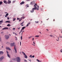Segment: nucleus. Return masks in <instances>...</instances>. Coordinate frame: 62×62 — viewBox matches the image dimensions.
Returning <instances> with one entry per match:
<instances>
[{
	"label": "nucleus",
	"mask_w": 62,
	"mask_h": 62,
	"mask_svg": "<svg viewBox=\"0 0 62 62\" xmlns=\"http://www.w3.org/2000/svg\"><path fill=\"white\" fill-rule=\"evenodd\" d=\"M37 4L36 3H35V5H34V7L35 8H32V10L31 11V13H33L34 12V10H36V9L37 10H39V6L38 5H37Z\"/></svg>",
	"instance_id": "obj_1"
},
{
	"label": "nucleus",
	"mask_w": 62,
	"mask_h": 62,
	"mask_svg": "<svg viewBox=\"0 0 62 62\" xmlns=\"http://www.w3.org/2000/svg\"><path fill=\"white\" fill-rule=\"evenodd\" d=\"M16 60L17 62H21V58L20 57H18L16 58Z\"/></svg>",
	"instance_id": "obj_2"
},
{
	"label": "nucleus",
	"mask_w": 62,
	"mask_h": 62,
	"mask_svg": "<svg viewBox=\"0 0 62 62\" xmlns=\"http://www.w3.org/2000/svg\"><path fill=\"white\" fill-rule=\"evenodd\" d=\"M5 37L6 39H9V36L8 35H5Z\"/></svg>",
	"instance_id": "obj_3"
},
{
	"label": "nucleus",
	"mask_w": 62,
	"mask_h": 62,
	"mask_svg": "<svg viewBox=\"0 0 62 62\" xmlns=\"http://www.w3.org/2000/svg\"><path fill=\"white\" fill-rule=\"evenodd\" d=\"M23 54V55L25 56L24 57L25 58H27V56L23 52H22Z\"/></svg>",
	"instance_id": "obj_4"
},
{
	"label": "nucleus",
	"mask_w": 62,
	"mask_h": 62,
	"mask_svg": "<svg viewBox=\"0 0 62 62\" xmlns=\"http://www.w3.org/2000/svg\"><path fill=\"white\" fill-rule=\"evenodd\" d=\"M4 56H2L1 57H0V61L1 62L2 60H3V59H4Z\"/></svg>",
	"instance_id": "obj_5"
},
{
	"label": "nucleus",
	"mask_w": 62,
	"mask_h": 62,
	"mask_svg": "<svg viewBox=\"0 0 62 62\" xmlns=\"http://www.w3.org/2000/svg\"><path fill=\"white\" fill-rule=\"evenodd\" d=\"M15 44V43L13 42V43H11L10 45L12 47L13 46H14V45Z\"/></svg>",
	"instance_id": "obj_6"
},
{
	"label": "nucleus",
	"mask_w": 62,
	"mask_h": 62,
	"mask_svg": "<svg viewBox=\"0 0 62 62\" xmlns=\"http://www.w3.org/2000/svg\"><path fill=\"white\" fill-rule=\"evenodd\" d=\"M14 49L15 50V51L16 54L17 53V50L16 49V48L15 46H14Z\"/></svg>",
	"instance_id": "obj_7"
},
{
	"label": "nucleus",
	"mask_w": 62,
	"mask_h": 62,
	"mask_svg": "<svg viewBox=\"0 0 62 62\" xmlns=\"http://www.w3.org/2000/svg\"><path fill=\"white\" fill-rule=\"evenodd\" d=\"M6 49L7 50H9L10 51L11 50V49H10L9 47H6Z\"/></svg>",
	"instance_id": "obj_8"
},
{
	"label": "nucleus",
	"mask_w": 62,
	"mask_h": 62,
	"mask_svg": "<svg viewBox=\"0 0 62 62\" xmlns=\"http://www.w3.org/2000/svg\"><path fill=\"white\" fill-rule=\"evenodd\" d=\"M3 2L4 3H5V4H8V2L6 0H4L3 1Z\"/></svg>",
	"instance_id": "obj_9"
},
{
	"label": "nucleus",
	"mask_w": 62,
	"mask_h": 62,
	"mask_svg": "<svg viewBox=\"0 0 62 62\" xmlns=\"http://www.w3.org/2000/svg\"><path fill=\"white\" fill-rule=\"evenodd\" d=\"M8 29V27H5V28H4L2 29V30H5V29Z\"/></svg>",
	"instance_id": "obj_10"
},
{
	"label": "nucleus",
	"mask_w": 62,
	"mask_h": 62,
	"mask_svg": "<svg viewBox=\"0 0 62 62\" xmlns=\"http://www.w3.org/2000/svg\"><path fill=\"white\" fill-rule=\"evenodd\" d=\"M3 23V21L2 20L0 21V25L2 24V23Z\"/></svg>",
	"instance_id": "obj_11"
},
{
	"label": "nucleus",
	"mask_w": 62,
	"mask_h": 62,
	"mask_svg": "<svg viewBox=\"0 0 62 62\" xmlns=\"http://www.w3.org/2000/svg\"><path fill=\"white\" fill-rule=\"evenodd\" d=\"M8 4H10V3H11V1H10V0H8Z\"/></svg>",
	"instance_id": "obj_12"
},
{
	"label": "nucleus",
	"mask_w": 62,
	"mask_h": 62,
	"mask_svg": "<svg viewBox=\"0 0 62 62\" xmlns=\"http://www.w3.org/2000/svg\"><path fill=\"white\" fill-rule=\"evenodd\" d=\"M3 51H0V55L1 54H3Z\"/></svg>",
	"instance_id": "obj_13"
},
{
	"label": "nucleus",
	"mask_w": 62,
	"mask_h": 62,
	"mask_svg": "<svg viewBox=\"0 0 62 62\" xmlns=\"http://www.w3.org/2000/svg\"><path fill=\"white\" fill-rule=\"evenodd\" d=\"M24 4V1H23L20 3V4L21 5H23V4Z\"/></svg>",
	"instance_id": "obj_14"
},
{
	"label": "nucleus",
	"mask_w": 62,
	"mask_h": 62,
	"mask_svg": "<svg viewBox=\"0 0 62 62\" xmlns=\"http://www.w3.org/2000/svg\"><path fill=\"white\" fill-rule=\"evenodd\" d=\"M7 56L9 57V58H10V55L8 54H7Z\"/></svg>",
	"instance_id": "obj_15"
},
{
	"label": "nucleus",
	"mask_w": 62,
	"mask_h": 62,
	"mask_svg": "<svg viewBox=\"0 0 62 62\" xmlns=\"http://www.w3.org/2000/svg\"><path fill=\"white\" fill-rule=\"evenodd\" d=\"M8 15V13H7L5 16V17H7Z\"/></svg>",
	"instance_id": "obj_16"
},
{
	"label": "nucleus",
	"mask_w": 62,
	"mask_h": 62,
	"mask_svg": "<svg viewBox=\"0 0 62 62\" xmlns=\"http://www.w3.org/2000/svg\"><path fill=\"white\" fill-rule=\"evenodd\" d=\"M13 60H14L16 61V58H13L12 59Z\"/></svg>",
	"instance_id": "obj_17"
},
{
	"label": "nucleus",
	"mask_w": 62,
	"mask_h": 62,
	"mask_svg": "<svg viewBox=\"0 0 62 62\" xmlns=\"http://www.w3.org/2000/svg\"><path fill=\"white\" fill-rule=\"evenodd\" d=\"M5 23H10V21H7L5 22Z\"/></svg>",
	"instance_id": "obj_18"
},
{
	"label": "nucleus",
	"mask_w": 62,
	"mask_h": 62,
	"mask_svg": "<svg viewBox=\"0 0 62 62\" xmlns=\"http://www.w3.org/2000/svg\"><path fill=\"white\" fill-rule=\"evenodd\" d=\"M25 27H23L22 28V30H23V29H24L25 28Z\"/></svg>",
	"instance_id": "obj_19"
},
{
	"label": "nucleus",
	"mask_w": 62,
	"mask_h": 62,
	"mask_svg": "<svg viewBox=\"0 0 62 62\" xmlns=\"http://www.w3.org/2000/svg\"><path fill=\"white\" fill-rule=\"evenodd\" d=\"M35 1H33L32 2H31V3H32V4H35Z\"/></svg>",
	"instance_id": "obj_20"
},
{
	"label": "nucleus",
	"mask_w": 62,
	"mask_h": 62,
	"mask_svg": "<svg viewBox=\"0 0 62 62\" xmlns=\"http://www.w3.org/2000/svg\"><path fill=\"white\" fill-rule=\"evenodd\" d=\"M49 36L51 37H54V36L53 35H49Z\"/></svg>",
	"instance_id": "obj_21"
},
{
	"label": "nucleus",
	"mask_w": 62,
	"mask_h": 62,
	"mask_svg": "<svg viewBox=\"0 0 62 62\" xmlns=\"http://www.w3.org/2000/svg\"><path fill=\"white\" fill-rule=\"evenodd\" d=\"M15 20H16V18H13V21H15Z\"/></svg>",
	"instance_id": "obj_22"
},
{
	"label": "nucleus",
	"mask_w": 62,
	"mask_h": 62,
	"mask_svg": "<svg viewBox=\"0 0 62 62\" xmlns=\"http://www.w3.org/2000/svg\"><path fill=\"white\" fill-rule=\"evenodd\" d=\"M2 3H3L2 1H0V5H1L2 4Z\"/></svg>",
	"instance_id": "obj_23"
},
{
	"label": "nucleus",
	"mask_w": 62,
	"mask_h": 62,
	"mask_svg": "<svg viewBox=\"0 0 62 62\" xmlns=\"http://www.w3.org/2000/svg\"><path fill=\"white\" fill-rule=\"evenodd\" d=\"M7 26H9V27L10 26H11V25H10V24H8V25H7Z\"/></svg>",
	"instance_id": "obj_24"
},
{
	"label": "nucleus",
	"mask_w": 62,
	"mask_h": 62,
	"mask_svg": "<svg viewBox=\"0 0 62 62\" xmlns=\"http://www.w3.org/2000/svg\"><path fill=\"white\" fill-rule=\"evenodd\" d=\"M23 23H24V21H23L22 23L20 24V25H22V24H23Z\"/></svg>",
	"instance_id": "obj_25"
},
{
	"label": "nucleus",
	"mask_w": 62,
	"mask_h": 62,
	"mask_svg": "<svg viewBox=\"0 0 62 62\" xmlns=\"http://www.w3.org/2000/svg\"><path fill=\"white\" fill-rule=\"evenodd\" d=\"M35 37H39V35H36L35 36Z\"/></svg>",
	"instance_id": "obj_26"
},
{
	"label": "nucleus",
	"mask_w": 62,
	"mask_h": 62,
	"mask_svg": "<svg viewBox=\"0 0 62 62\" xmlns=\"http://www.w3.org/2000/svg\"><path fill=\"white\" fill-rule=\"evenodd\" d=\"M35 57L34 55H33L31 57V58H34Z\"/></svg>",
	"instance_id": "obj_27"
},
{
	"label": "nucleus",
	"mask_w": 62,
	"mask_h": 62,
	"mask_svg": "<svg viewBox=\"0 0 62 62\" xmlns=\"http://www.w3.org/2000/svg\"><path fill=\"white\" fill-rule=\"evenodd\" d=\"M37 61L38 62H40V61H39V60L38 59H37Z\"/></svg>",
	"instance_id": "obj_28"
},
{
	"label": "nucleus",
	"mask_w": 62,
	"mask_h": 62,
	"mask_svg": "<svg viewBox=\"0 0 62 62\" xmlns=\"http://www.w3.org/2000/svg\"><path fill=\"white\" fill-rule=\"evenodd\" d=\"M39 21H37V22L35 21V23H39Z\"/></svg>",
	"instance_id": "obj_29"
},
{
	"label": "nucleus",
	"mask_w": 62,
	"mask_h": 62,
	"mask_svg": "<svg viewBox=\"0 0 62 62\" xmlns=\"http://www.w3.org/2000/svg\"><path fill=\"white\" fill-rule=\"evenodd\" d=\"M20 39H21V40H22V36L21 37Z\"/></svg>",
	"instance_id": "obj_30"
},
{
	"label": "nucleus",
	"mask_w": 62,
	"mask_h": 62,
	"mask_svg": "<svg viewBox=\"0 0 62 62\" xmlns=\"http://www.w3.org/2000/svg\"><path fill=\"white\" fill-rule=\"evenodd\" d=\"M4 33V32L3 31H2L0 33L1 34H3Z\"/></svg>",
	"instance_id": "obj_31"
},
{
	"label": "nucleus",
	"mask_w": 62,
	"mask_h": 62,
	"mask_svg": "<svg viewBox=\"0 0 62 62\" xmlns=\"http://www.w3.org/2000/svg\"><path fill=\"white\" fill-rule=\"evenodd\" d=\"M26 7H28V8L29 7V5H26Z\"/></svg>",
	"instance_id": "obj_32"
},
{
	"label": "nucleus",
	"mask_w": 62,
	"mask_h": 62,
	"mask_svg": "<svg viewBox=\"0 0 62 62\" xmlns=\"http://www.w3.org/2000/svg\"><path fill=\"white\" fill-rule=\"evenodd\" d=\"M32 36H31L29 38V39H30V38H32Z\"/></svg>",
	"instance_id": "obj_33"
},
{
	"label": "nucleus",
	"mask_w": 62,
	"mask_h": 62,
	"mask_svg": "<svg viewBox=\"0 0 62 62\" xmlns=\"http://www.w3.org/2000/svg\"><path fill=\"white\" fill-rule=\"evenodd\" d=\"M6 52H7V54H9V53H8V51H7Z\"/></svg>",
	"instance_id": "obj_34"
},
{
	"label": "nucleus",
	"mask_w": 62,
	"mask_h": 62,
	"mask_svg": "<svg viewBox=\"0 0 62 62\" xmlns=\"http://www.w3.org/2000/svg\"><path fill=\"white\" fill-rule=\"evenodd\" d=\"M19 19H20L19 18H17V20H19Z\"/></svg>",
	"instance_id": "obj_35"
},
{
	"label": "nucleus",
	"mask_w": 62,
	"mask_h": 62,
	"mask_svg": "<svg viewBox=\"0 0 62 62\" xmlns=\"http://www.w3.org/2000/svg\"><path fill=\"white\" fill-rule=\"evenodd\" d=\"M60 51H61V53H62V49H61V50Z\"/></svg>",
	"instance_id": "obj_36"
},
{
	"label": "nucleus",
	"mask_w": 62,
	"mask_h": 62,
	"mask_svg": "<svg viewBox=\"0 0 62 62\" xmlns=\"http://www.w3.org/2000/svg\"><path fill=\"white\" fill-rule=\"evenodd\" d=\"M22 19H23V17H21L20 18L21 20H22Z\"/></svg>",
	"instance_id": "obj_37"
},
{
	"label": "nucleus",
	"mask_w": 62,
	"mask_h": 62,
	"mask_svg": "<svg viewBox=\"0 0 62 62\" xmlns=\"http://www.w3.org/2000/svg\"><path fill=\"white\" fill-rule=\"evenodd\" d=\"M20 45L21 46V42H20Z\"/></svg>",
	"instance_id": "obj_38"
},
{
	"label": "nucleus",
	"mask_w": 62,
	"mask_h": 62,
	"mask_svg": "<svg viewBox=\"0 0 62 62\" xmlns=\"http://www.w3.org/2000/svg\"><path fill=\"white\" fill-rule=\"evenodd\" d=\"M28 25H29V24H27V25L26 26V27H27V26H28Z\"/></svg>",
	"instance_id": "obj_39"
},
{
	"label": "nucleus",
	"mask_w": 62,
	"mask_h": 62,
	"mask_svg": "<svg viewBox=\"0 0 62 62\" xmlns=\"http://www.w3.org/2000/svg\"><path fill=\"white\" fill-rule=\"evenodd\" d=\"M27 1H30V0H26Z\"/></svg>",
	"instance_id": "obj_40"
},
{
	"label": "nucleus",
	"mask_w": 62,
	"mask_h": 62,
	"mask_svg": "<svg viewBox=\"0 0 62 62\" xmlns=\"http://www.w3.org/2000/svg\"><path fill=\"white\" fill-rule=\"evenodd\" d=\"M34 38H33V39H32V41L34 40Z\"/></svg>",
	"instance_id": "obj_41"
},
{
	"label": "nucleus",
	"mask_w": 62,
	"mask_h": 62,
	"mask_svg": "<svg viewBox=\"0 0 62 62\" xmlns=\"http://www.w3.org/2000/svg\"><path fill=\"white\" fill-rule=\"evenodd\" d=\"M32 55H30V56H29V57H32Z\"/></svg>",
	"instance_id": "obj_42"
},
{
	"label": "nucleus",
	"mask_w": 62,
	"mask_h": 62,
	"mask_svg": "<svg viewBox=\"0 0 62 62\" xmlns=\"http://www.w3.org/2000/svg\"><path fill=\"white\" fill-rule=\"evenodd\" d=\"M16 2V0H14V1H13V3H14V2Z\"/></svg>",
	"instance_id": "obj_43"
},
{
	"label": "nucleus",
	"mask_w": 62,
	"mask_h": 62,
	"mask_svg": "<svg viewBox=\"0 0 62 62\" xmlns=\"http://www.w3.org/2000/svg\"><path fill=\"white\" fill-rule=\"evenodd\" d=\"M31 23L30 22V23H28V24H30Z\"/></svg>",
	"instance_id": "obj_44"
},
{
	"label": "nucleus",
	"mask_w": 62,
	"mask_h": 62,
	"mask_svg": "<svg viewBox=\"0 0 62 62\" xmlns=\"http://www.w3.org/2000/svg\"><path fill=\"white\" fill-rule=\"evenodd\" d=\"M24 61H25V62H27V61H26V60H24Z\"/></svg>",
	"instance_id": "obj_45"
},
{
	"label": "nucleus",
	"mask_w": 62,
	"mask_h": 62,
	"mask_svg": "<svg viewBox=\"0 0 62 62\" xmlns=\"http://www.w3.org/2000/svg\"><path fill=\"white\" fill-rule=\"evenodd\" d=\"M7 19H8V20H9V17Z\"/></svg>",
	"instance_id": "obj_46"
},
{
	"label": "nucleus",
	"mask_w": 62,
	"mask_h": 62,
	"mask_svg": "<svg viewBox=\"0 0 62 62\" xmlns=\"http://www.w3.org/2000/svg\"><path fill=\"white\" fill-rule=\"evenodd\" d=\"M23 19H24V17H22Z\"/></svg>",
	"instance_id": "obj_47"
},
{
	"label": "nucleus",
	"mask_w": 62,
	"mask_h": 62,
	"mask_svg": "<svg viewBox=\"0 0 62 62\" xmlns=\"http://www.w3.org/2000/svg\"><path fill=\"white\" fill-rule=\"evenodd\" d=\"M23 32H24V31H23V32H22V34H23Z\"/></svg>",
	"instance_id": "obj_48"
},
{
	"label": "nucleus",
	"mask_w": 62,
	"mask_h": 62,
	"mask_svg": "<svg viewBox=\"0 0 62 62\" xmlns=\"http://www.w3.org/2000/svg\"><path fill=\"white\" fill-rule=\"evenodd\" d=\"M29 61H30V62H31V60H29Z\"/></svg>",
	"instance_id": "obj_49"
},
{
	"label": "nucleus",
	"mask_w": 62,
	"mask_h": 62,
	"mask_svg": "<svg viewBox=\"0 0 62 62\" xmlns=\"http://www.w3.org/2000/svg\"><path fill=\"white\" fill-rule=\"evenodd\" d=\"M33 43L34 44H35V42L34 41L33 42Z\"/></svg>",
	"instance_id": "obj_50"
},
{
	"label": "nucleus",
	"mask_w": 62,
	"mask_h": 62,
	"mask_svg": "<svg viewBox=\"0 0 62 62\" xmlns=\"http://www.w3.org/2000/svg\"><path fill=\"white\" fill-rule=\"evenodd\" d=\"M56 40H57V41H59V40H57V39H56Z\"/></svg>",
	"instance_id": "obj_51"
},
{
	"label": "nucleus",
	"mask_w": 62,
	"mask_h": 62,
	"mask_svg": "<svg viewBox=\"0 0 62 62\" xmlns=\"http://www.w3.org/2000/svg\"><path fill=\"white\" fill-rule=\"evenodd\" d=\"M13 29H14V30H15V28H13Z\"/></svg>",
	"instance_id": "obj_52"
},
{
	"label": "nucleus",
	"mask_w": 62,
	"mask_h": 62,
	"mask_svg": "<svg viewBox=\"0 0 62 62\" xmlns=\"http://www.w3.org/2000/svg\"><path fill=\"white\" fill-rule=\"evenodd\" d=\"M39 33H40L41 34V32H39Z\"/></svg>",
	"instance_id": "obj_53"
},
{
	"label": "nucleus",
	"mask_w": 62,
	"mask_h": 62,
	"mask_svg": "<svg viewBox=\"0 0 62 62\" xmlns=\"http://www.w3.org/2000/svg\"><path fill=\"white\" fill-rule=\"evenodd\" d=\"M0 41H1V39L0 38Z\"/></svg>",
	"instance_id": "obj_54"
},
{
	"label": "nucleus",
	"mask_w": 62,
	"mask_h": 62,
	"mask_svg": "<svg viewBox=\"0 0 62 62\" xmlns=\"http://www.w3.org/2000/svg\"><path fill=\"white\" fill-rule=\"evenodd\" d=\"M22 30H22V29L21 30V31H20V32H22Z\"/></svg>",
	"instance_id": "obj_55"
},
{
	"label": "nucleus",
	"mask_w": 62,
	"mask_h": 62,
	"mask_svg": "<svg viewBox=\"0 0 62 62\" xmlns=\"http://www.w3.org/2000/svg\"><path fill=\"white\" fill-rule=\"evenodd\" d=\"M20 54H22V53H21V52H20Z\"/></svg>",
	"instance_id": "obj_56"
},
{
	"label": "nucleus",
	"mask_w": 62,
	"mask_h": 62,
	"mask_svg": "<svg viewBox=\"0 0 62 62\" xmlns=\"http://www.w3.org/2000/svg\"><path fill=\"white\" fill-rule=\"evenodd\" d=\"M60 37L61 38H62V36Z\"/></svg>",
	"instance_id": "obj_57"
},
{
	"label": "nucleus",
	"mask_w": 62,
	"mask_h": 62,
	"mask_svg": "<svg viewBox=\"0 0 62 62\" xmlns=\"http://www.w3.org/2000/svg\"><path fill=\"white\" fill-rule=\"evenodd\" d=\"M15 38H16V39H17V37H15Z\"/></svg>",
	"instance_id": "obj_58"
},
{
	"label": "nucleus",
	"mask_w": 62,
	"mask_h": 62,
	"mask_svg": "<svg viewBox=\"0 0 62 62\" xmlns=\"http://www.w3.org/2000/svg\"><path fill=\"white\" fill-rule=\"evenodd\" d=\"M20 28L19 27V28H18V29H20Z\"/></svg>",
	"instance_id": "obj_59"
},
{
	"label": "nucleus",
	"mask_w": 62,
	"mask_h": 62,
	"mask_svg": "<svg viewBox=\"0 0 62 62\" xmlns=\"http://www.w3.org/2000/svg\"><path fill=\"white\" fill-rule=\"evenodd\" d=\"M58 40H59V37H58Z\"/></svg>",
	"instance_id": "obj_60"
},
{
	"label": "nucleus",
	"mask_w": 62,
	"mask_h": 62,
	"mask_svg": "<svg viewBox=\"0 0 62 62\" xmlns=\"http://www.w3.org/2000/svg\"><path fill=\"white\" fill-rule=\"evenodd\" d=\"M16 40H17V38H16Z\"/></svg>",
	"instance_id": "obj_61"
},
{
	"label": "nucleus",
	"mask_w": 62,
	"mask_h": 62,
	"mask_svg": "<svg viewBox=\"0 0 62 62\" xmlns=\"http://www.w3.org/2000/svg\"><path fill=\"white\" fill-rule=\"evenodd\" d=\"M23 25H21V26H23Z\"/></svg>",
	"instance_id": "obj_62"
},
{
	"label": "nucleus",
	"mask_w": 62,
	"mask_h": 62,
	"mask_svg": "<svg viewBox=\"0 0 62 62\" xmlns=\"http://www.w3.org/2000/svg\"><path fill=\"white\" fill-rule=\"evenodd\" d=\"M22 21V20H19V22H20V21Z\"/></svg>",
	"instance_id": "obj_63"
},
{
	"label": "nucleus",
	"mask_w": 62,
	"mask_h": 62,
	"mask_svg": "<svg viewBox=\"0 0 62 62\" xmlns=\"http://www.w3.org/2000/svg\"><path fill=\"white\" fill-rule=\"evenodd\" d=\"M5 13H7V12H5Z\"/></svg>",
	"instance_id": "obj_64"
}]
</instances>
